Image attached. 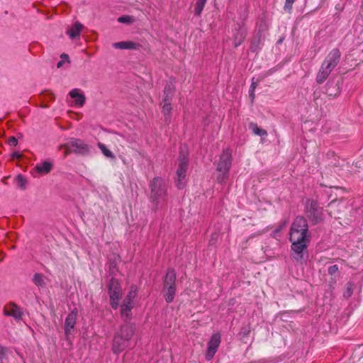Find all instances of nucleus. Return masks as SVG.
I'll list each match as a JSON object with an SVG mask.
<instances>
[{"label":"nucleus","mask_w":363,"mask_h":363,"mask_svg":"<svg viewBox=\"0 0 363 363\" xmlns=\"http://www.w3.org/2000/svg\"><path fill=\"white\" fill-rule=\"evenodd\" d=\"M289 235L291 250L296 255L294 258L296 261H301L303 259V252L307 250L311 240L306 217L297 216L294 218L290 227Z\"/></svg>","instance_id":"nucleus-1"},{"label":"nucleus","mask_w":363,"mask_h":363,"mask_svg":"<svg viewBox=\"0 0 363 363\" xmlns=\"http://www.w3.org/2000/svg\"><path fill=\"white\" fill-rule=\"evenodd\" d=\"M150 201L152 203V210L156 212L165 208L167 201V185L164 179L156 177L150 183Z\"/></svg>","instance_id":"nucleus-2"},{"label":"nucleus","mask_w":363,"mask_h":363,"mask_svg":"<svg viewBox=\"0 0 363 363\" xmlns=\"http://www.w3.org/2000/svg\"><path fill=\"white\" fill-rule=\"evenodd\" d=\"M135 332V327L133 323H125L121 325L112 341V352L114 354H119L129 347Z\"/></svg>","instance_id":"nucleus-3"},{"label":"nucleus","mask_w":363,"mask_h":363,"mask_svg":"<svg viewBox=\"0 0 363 363\" xmlns=\"http://www.w3.org/2000/svg\"><path fill=\"white\" fill-rule=\"evenodd\" d=\"M177 273L174 269L168 268L163 279L164 298L167 303H172L177 292Z\"/></svg>","instance_id":"nucleus-4"},{"label":"nucleus","mask_w":363,"mask_h":363,"mask_svg":"<svg viewBox=\"0 0 363 363\" xmlns=\"http://www.w3.org/2000/svg\"><path fill=\"white\" fill-rule=\"evenodd\" d=\"M304 212L312 225H317L324 220L323 208L314 199L306 200Z\"/></svg>","instance_id":"nucleus-5"},{"label":"nucleus","mask_w":363,"mask_h":363,"mask_svg":"<svg viewBox=\"0 0 363 363\" xmlns=\"http://www.w3.org/2000/svg\"><path fill=\"white\" fill-rule=\"evenodd\" d=\"M60 148H65V157L74 152L78 155H86L89 152V148L82 139L72 138L69 142L61 145Z\"/></svg>","instance_id":"nucleus-6"},{"label":"nucleus","mask_w":363,"mask_h":363,"mask_svg":"<svg viewBox=\"0 0 363 363\" xmlns=\"http://www.w3.org/2000/svg\"><path fill=\"white\" fill-rule=\"evenodd\" d=\"M189 157L188 153L180 152L179 157V165L177 170L176 186L179 189H183L186 185V177L188 169Z\"/></svg>","instance_id":"nucleus-7"},{"label":"nucleus","mask_w":363,"mask_h":363,"mask_svg":"<svg viewBox=\"0 0 363 363\" xmlns=\"http://www.w3.org/2000/svg\"><path fill=\"white\" fill-rule=\"evenodd\" d=\"M108 293L110 298V305L116 310L119 306V301L122 297V287L120 281L112 277L108 283Z\"/></svg>","instance_id":"nucleus-8"},{"label":"nucleus","mask_w":363,"mask_h":363,"mask_svg":"<svg viewBox=\"0 0 363 363\" xmlns=\"http://www.w3.org/2000/svg\"><path fill=\"white\" fill-rule=\"evenodd\" d=\"M232 150L226 148L223 150L217 165V171L219 172H229L232 165Z\"/></svg>","instance_id":"nucleus-9"},{"label":"nucleus","mask_w":363,"mask_h":363,"mask_svg":"<svg viewBox=\"0 0 363 363\" xmlns=\"http://www.w3.org/2000/svg\"><path fill=\"white\" fill-rule=\"evenodd\" d=\"M221 342V335L219 333H213L208 342L205 358L211 361L216 353Z\"/></svg>","instance_id":"nucleus-10"},{"label":"nucleus","mask_w":363,"mask_h":363,"mask_svg":"<svg viewBox=\"0 0 363 363\" xmlns=\"http://www.w3.org/2000/svg\"><path fill=\"white\" fill-rule=\"evenodd\" d=\"M78 316V309L73 308L67 315L65 320V335L67 340L71 335L77 323Z\"/></svg>","instance_id":"nucleus-11"},{"label":"nucleus","mask_w":363,"mask_h":363,"mask_svg":"<svg viewBox=\"0 0 363 363\" xmlns=\"http://www.w3.org/2000/svg\"><path fill=\"white\" fill-rule=\"evenodd\" d=\"M341 57V52L338 48L333 49L327 55L322 65L333 69L339 63Z\"/></svg>","instance_id":"nucleus-12"},{"label":"nucleus","mask_w":363,"mask_h":363,"mask_svg":"<svg viewBox=\"0 0 363 363\" xmlns=\"http://www.w3.org/2000/svg\"><path fill=\"white\" fill-rule=\"evenodd\" d=\"M175 83L174 78H170L169 81L167 82L163 91V102H172L176 91Z\"/></svg>","instance_id":"nucleus-13"},{"label":"nucleus","mask_w":363,"mask_h":363,"mask_svg":"<svg viewBox=\"0 0 363 363\" xmlns=\"http://www.w3.org/2000/svg\"><path fill=\"white\" fill-rule=\"evenodd\" d=\"M4 313L6 316H11L16 320L22 319L23 312L21 308L14 303H10L4 309Z\"/></svg>","instance_id":"nucleus-14"},{"label":"nucleus","mask_w":363,"mask_h":363,"mask_svg":"<svg viewBox=\"0 0 363 363\" xmlns=\"http://www.w3.org/2000/svg\"><path fill=\"white\" fill-rule=\"evenodd\" d=\"M244 23L242 25L238 24L235 28L236 33L233 35V44L235 48H238L240 46L245 40L247 36V30L242 28Z\"/></svg>","instance_id":"nucleus-15"},{"label":"nucleus","mask_w":363,"mask_h":363,"mask_svg":"<svg viewBox=\"0 0 363 363\" xmlns=\"http://www.w3.org/2000/svg\"><path fill=\"white\" fill-rule=\"evenodd\" d=\"M113 47L116 49L138 50L142 47V45L138 43L133 41H121L114 43L113 44Z\"/></svg>","instance_id":"nucleus-16"},{"label":"nucleus","mask_w":363,"mask_h":363,"mask_svg":"<svg viewBox=\"0 0 363 363\" xmlns=\"http://www.w3.org/2000/svg\"><path fill=\"white\" fill-rule=\"evenodd\" d=\"M325 93L330 96H337L340 94V88L337 82L328 81L325 86Z\"/></svg>","instance_id":"nucleus-17"},{"label":"nucleus","mask_w":363,"mask_h":363,"mask_svg":"<svg viewBox=\"0 0 363 363\" xmlns=\"http://www.w3.org/2000/svg\"><path fill=\"white\" fill-rule=\"evenodd\" d=\"M69 95L72 99H74V105L76 106L82 107L84 105L86 101L85 96L83 94H80L78 89H72Z\"/></svg>","instance_id":"nucleus-18"},{"label":"nucleus","mask_w":363,"mask_h":363,"mask_svg":"<svg viewBox=\"0 0 363 363\" xmlns=\"http://www.w3.org/2000/svg\"><path fill=\"white\" fill-rule=\"evenodd\" d=\"M121 262L120 256H114L111 258L108 262V274L110 276H116L118 272V264Z\"/></svg>","instance_id":"nucleus-19"},{"label":"nucleus","mask_w":363,"mask_h":363,"mask_svg":"<svg viewBox=\"0 0 363 363\" xmlns=\"http://www.w3.org/2000/svg\"><path fill=\"white\" fill-rule=\"evenodd\" d=\"M262 36L259 34H254L252 38L250 39V50L252 52L257 53L261 50Z\"/></svg>","instance_id":"nucleus-20"},{"label":"nucleus","mask_w":363,"mask_h":363,"mask_svg":"<svg viewBox=\"0 0 363 363\" xmlns=\"http://www.w3.org/2000/svg\"><path fill=\"white\" fill-rule=\"evenodd\" d=\"M332 71L333 70L330 68L325 67L323 65H321L319 72L316 75V82L319 84H323L326 80Z\"/></svg>","instance_id":"nucleus-21"},{"label":"nucleus","mask_w":363,"mask_h":363,"mask_svg":"<svg viewBox=\"0 0 363 363\" xmlns=\"http://www.w3.org/2000/svg\"><path fill=\"white\" fill-rule=\"evenodd\" d=\"M133 306H128L126 304H122L121 307V316L123 320L125 323H129L128 322L132 318V312L131 310L133 308Z\"/></svg>","instance_id":"nucleus-22"},{"label":"nucleus","mask_w":363,"mask_h":363,"mask_svg":"<svg viewBox=\"0 0 363 363\" xmlns=\"http://www.w3.org/2000/svg\"><path fill=\"white\" fill-rule=\"evenodd\" d=\"M53 164L50 162L44 161L40 164H38L35 167V169L40 174H47L52 170Z\"/></svg>","instance_id":"nucleus-23"},{"label":"nucleus","mask_w":363,"mask_h":363,"mask_svg":"<svg viewBox=\"0 0 363 363\" xmlns=\"http://www.w3.org/2000/svg\"><path fill=\"white\" fill-rule=\"evenodd\" d=\"M83 27L84 26L81 23L77 21L74 23V26L67 30V33L71 39H74L79 36Z\"/></svg>","instance_id":"nucleus-24"},{"label":"nucleus","mask_w":363,"mask_h":363,"mask_svg":"<svg viewBox=\"0 0 363 363\" xmlns=\"http://www.w3.org/2000/svg\"><path fill=\"white\" fill-rule=\"evenodd\" d=\"M172 103L171 102H164V105L162 108V113L164 116V121L166 123H169L171 119L172 116Z\"/></svg>","instance_id":"nucleus-25"},{"label":"nucleus","mask_w":363,"mask_h":363,"mask_svg":"<svg viewBox=\"0 0 363 363\" xmlns=\"http://www.w3.org/2000/svg\"><path fill=\"white\" fill-rule=\"evenodd\" d=\"M249 128L257 135H259L261 137L267 135V130L259 128L256 123H250Z\"/></svg>","instance_id":"nucleus-26"},{"label":"nucleus","mask_w":363,"mask_h":363,"mask_svg":"<svg viewBox=\"0 0 363 363\" xmlns=\"http://www.w3.org/2000/svg\"><path fill=\"white\" fill-rule=\"evenodd\" d=\"M257 30L255 32V34H259V35L263 36V33L268 30V25L264 18H262L257 23Z\"/></svg>","instance_id":"nucleus-27"},{"label":"nucleus","mask_w":363,"mask_h":363,"mask_svg":"<svg viewBox=\"0 0 363 363\" xmlns=\"http://www.w3.org/2000/svg\"><path fill=\"white\" fill-rule=\"evenodd\" d=\"M206 1L207 0H196V2L194 5V15L196 16H201L203 10L204 6L206 3Z\"/></svg>","instance_id":"nucleus-28"},{"label":"nucleus","mask_w":363,"mask_h":363,"mask_svg":"<svg viewBox=\"0 0 363 363\" xmlns=\"http://www.w3.org/2000/svg\"><path fill=\"white\" fill-rule=\"evenodd\" d=\"M98 146L106 157H107L111 160H113L116 158L114 154L109 149H108L105 145H104L102 143H99Z\"/></svg>","instance_id":"nucleus-29"},{"label":"nucleus","mask_w":363,"mask_h":363,"mask_svg":"<svg viewBox=\"0 0 363 363\" xmlns=\"http://www.w3.org/2000/svg\"><path fill=\"white\" fill-rule=\"evenodd\" d=\"M33 281L38 287L43 286L45 285L43 274L39 273H35L34 274Z\"/></svg>","instance_id":"nucleus-30"},{"label":"nucleus","mask_w":363,"mask_h":363,"mask_svg":"<svg viewBox=\"0 0 363 363\" xmlns=\"http://www.w3.org/2000/svg\"><path fill=\"white\" fill-rule=\"evenodd\" d=\"M257 83L254 82V78L252 79V84L250 85V89H249V97L250 99L251 102L252 103L255 99V91L257 88Z\"/></svg>","instance_id":"nucleus-31"},{"label":"nucleus","mask_w":363,"mask_h":363,"mask_svg":"<svg viewBox=\"0 0 363 363\" xmlns=\"http://www.w3.org/2000/svg\"><path fill=\"white\" fill-rule=\"evenodd\" d=\"M16 182H17L18 186L21 189H26L27 181H26V179L22 174H18L16 177Z\"/></svg>","instance_id":"nucleus-32"},{"label":"nucleus","mask_w":363,"mask_h":363,"mask_svg":"<svg viewBox=\"0 0 363 363\" xmlns=\"http://www.w3.org/2000/svg\"><path fill=\"white\" fill-rule=\"evenodd\" d=\"M346 285H347V289L344 292L343 296H344V297L348 298L351 297V296L353 294L354 284L352 281H348Z\"/></svg>","instance_id":"nucleus-33"},{"label":"nucleus","mask_w":363,"mask_h":363,"mask_svg":"<svg viewBox=\"0 0 363 363\" xmlns=\"http://www.w3.org/2000/svg\"><path fill=\"white\" fill-rule=\"evenodd\" d=\"M118 21L121 23L130 24L133 23L134 18L133 16L124 15L118 18Z\"/></svg>","instance_id":"nucleus-34"},{"label":"nucleus","mask_w":363,"mask_h":363,"mask_svg":"<svg viewBox=\"0 0 363 363\" xmlns=\"http://www.w3.org/2000/svg\"><path fill=\"white\" fill-rule=\"evenodd\" d=\"M137 292H138L137 286L135 285H131L130 287V291L126 296L134 301V299L137 296Z\"/></svg>","instance_id":"nucleus-35"},{"label":"nucleus","mask_w":363,"mask_h":363,"mask_svg":"<svg viewBox=\"0 0 363 363\" xmlns=\"http://www.w3.org/2000/svg\"><path fill=\"white\" fill-rule=\"evenodd\" d=\"M229 176V172H220L217 176V182L219 184L225 183Z\"/></svg>","instance_id":"nucleus-36"},{"label":"nucleus","mask_w":363,"mask_h":363,"mask_svg":"<svg viewBox=\"0 0 363 363\" xmlns=\"http://www.w3.org/2000/svg\"><path fill=\"white\" fill-rule=\"evenodd\" d=\"M295 2V0H286L284 6V10L288 13H291L292 11L293 4Z\"/></svg>","instance_id":"nucleus-37"},{"label":"nucleus","mask_w":363,"mask_h":363,"mask_svg":"<svg viewBox=\"0 0 363 363\" xmlns=\"http://www.w3.org/2000/svg\"><path fill=\"white\" fill-rule=\"evenodd\" d=\"M338 271L339 267L337 264L330 266L328 269V274L331 276L338 272Z\"/></svg>","instance_id":"nucleus-38"},{"label":"nucleus","mask_w":363,"mask_h":363,"mask_svg":"<svg viewBox=\"0 0 363 363\" xmlns=\"http://www.w3.org/2000/svg\"><path fill=\"white\" fill-rule=\"evenodd\" d=\"M8 144L10 146L16 147L18 145V140H17V138L16 137H14V136L9 137V139H8Z\"/></svg>","instance_id":"nucleus-39"},{"label":"nucleus","mask_w":363,"mask_h":363,"mask_svg":"<svg viewBox=\"0 0 363 363\" xmlns=\"http://www.w3.org/2000/svg\"><path fill=\"white\" fill-rule=\"evenodd\" d=\"M7 351H8V349L6 347L0 345V360L3 359V358L5 357Z\"/></svg>","instance_id":"nucleus-40"},{"label":"nucleus","mask_w":363,"mask_h":363,"mask_svg":"<svg viewBox=\"0 0 363 363\" xmlns=\"http://www.w3.org/2000/svg\"><path fill=\"white\" fill-rule=\"evenodd\" d=\"M133 302H134L133 300H132L131 298L125 296L122 304H126L128 306H133V304H134Z\"/></svg>","instance_id":"nucleus-41"},{"label":"nucleus","mask_w":363,"mask_h":363,"mask_svg":"<svg viewBox=\"0 0 363 363\" xmlns=\"http://www.w3.org/2000/svg\"><path fill=\"white\" fill-rule=\"evenodd\" d=\"M250 333V329L247 328H242V334L243 336H248Z\"/></svg>","instance_id":"nucleus-42"},{"label":"nucleus","mask_w":363,"mask_h":363,"mask_svg":"<svg viewBox=\"0 0 363 363\" xmlns=\"http://www.w3.org/2000/svg\"><path fill=\"white\" fill-rule=\"evenodd\" d=\"M21 156H22V155L18 152H14L11 154L12 158L18 159V158L21 157Z\"/></svg>","instance_id":"nucleus-43"},{"label":"nucleus","mask_w":363,"mask_h":363,"mask_svg":"<svg viewBox=\"0 0 363 363\" xmlns=\"http://www.w3.org/2000/svg\"><path fill=\"white\" fill-rule=\"evenodd\" d=\"M286 221H284L277 229L275 230V233H278L282 230V228L285 226Z\"/></svg>","instance_id":"nucleus-44"},{"label":"nucleus","mask_w":363,"mask_h":363,"mask_svg":"<svg viewBox=\"0 0 363 363\" xmlns=\"http://www.w3.org/2000/svg\"><path fill=\"white\" fill-rule=\"evenodd\" d=\"M61 59L65 61V60H67L69 62V55L65 54V53H62L60 56Z\"/></svg>","instance_id":"nucleus-45"},{"label":"nucleus","mask_w":363,"mask_h":363,"mask_svg":"<svg viewBox=\"0 0 363 363\" xmlns=\"http://www.w3.org/2000/svg\"><path fill=\"white\" fill-rule=\"evenodd\" d=\"M64 63H65V61H64L63 60H61L60 61H59V62H57V67L58 68H60V67H61L63 65V64H64Z\"/></svg>","instance_id":"nucleus-46"},{"label":"nucleus","mask_w":363,"mask_h":363,"mask_svg":"<svg viewBox=\"0 0 363 363\" xmlns=\"http://www.w3.org/2000/svg\"><path fill=\"white\" fill-rule=\"evenodd\" d=\"M282 42V39L279 40L278 43H281Z\"/></svg>","instance_id":"nucleus-47"}]
</instances>
